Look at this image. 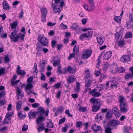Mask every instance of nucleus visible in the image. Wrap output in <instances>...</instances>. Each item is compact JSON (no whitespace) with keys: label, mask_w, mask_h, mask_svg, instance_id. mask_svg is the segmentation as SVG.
<instances>
[{"label":"nucleus","mask_w":133,"mask_h":133,"mask_svg":"<svg viewBox=\"0 0 133 133\" xmlns=\"http://www.w3.org/2000/svg\"><path fill=\"white\" fill-rule=\"evenodd\" d=\"M132 37V33L130 32H128L126 34L125 37L126 38H131Z\"/></svg>","instance_id":"44"},{"label":"nucleus","mask_w":133,"mask_h":133,"mask_svg":"<svg viewBox=\"0 0 133 133\" xmlns=\"http://www.w3.org/2000/svg\"><path fill=\"white\" fill-rule=\"evenodd\" d=\"M4 61L6 63H8L10 60L9 58L8 57V56L7 55H6L4 58Z\"/></svg>","instance_id":"62"},{"label":"nucleus","mask_w":133,"mask_h":133,"mask_svg":"<svg viewBox=\"0 0 133 133\" xmlns=\"http://www.w3.org/2000/svg\"><path fill=\"white\" fill-rule=\"evenodd\" d=\"M75 80V77L73 75H71L67 79V82L68 83H71L73 82Z\"/></svg>","instance_id":"34"},{"label":"nucleus","mask_w":133,"mask_h":133,"mask_svg":"<svg viewBox=\"0 0 133 133\" xmlns=\"http://www.w3.org/2000/svg\"><path fill=\"white\" fill-rule=\"evenodd\" d=\"M47 127H48L50 128H52L54 127V125L53 123L51 122H48L47 123Z\"/></svg>","instance_id":"47"},{"label":"nucleus","mask_w":133,"mask_h":133,"mask_svg":"<svg viewBox=\"0 0 133 133\" xmlns=\"http://www.w3.org/2000/svg\"><path fill=\"white\" fill-rule=\"evenodd\" d=\"M28 125H27L24 124L22 129V131H26L28 129Z\"/></svg>","instance_id":"53"},{"label":"nucleus","mask_w":133,"mask_h":133,"mask_svg":"<svg viewBox=\"0 0 133 133\" xmlns=\"http://www.w3.org/2000/svg\"><path fill=\"white\" fill-rule=\"evenodd\" d=\"M111 111V110H109L107 112L105 117L107 119H110L112 117L113 114L112 112H110Z\"/></svg>","instance_id":"24"},{"label":"nucleus","mask_w":133,"mask_h":133,"mask_svg":"<svg viewBox=\"0 0 133 133\" xmlns=\"http://www.w3.org/2000/svg\"><path fill=\"white\" fill-rule=\"evenodd\" d=\"M80 83H79L77 82L76 88L75 89V90L77 92H78L80 89L79 87Z\"/></svg>","instance_id":"52"},{"label":"nucleus","mask_w":133,"mask_h":133,"mask_svg":"<svg viewBox=\"0 0 133 133\" xmlns=\"http://www.w3.org/2000/svg\"><path fill=\"white\" fill-rule=\"evenodd\" d=\"M125 68L123 67H121L120 68L118 69V70H117L118 72L119 73H123L125 71Z\"/></svg>","instance_id":"43"},{"label":"nucleus","mask_w":133,"mask_h":133,"mask_svg":"<svg viewBox=\"0 0 133 133\" xmlns=\"http://www.w3.org/2000/svg\"><path fill=\"white\" fill-rule=\"evenodd\" d=\"M16 91L18 96H19L21 99H22L24 96V93L18 87H17Z\"/></svg>","instance_id":"17"},{"label":"nucleus","mask_w":133,"mask_h":133,"mask_svg":"<svg viewBox=\"0 0 133 133\" xmlns=\"http://www.w3.org/2000/svg\"><path fill=\"white\" fill-rule=\"evenodd\" d=\"M39 43L37 44V45L36 49L37 51V53L36 54L38 56L42 54V48L39 45Z\"/></svg>","instance_id":"22"},{"label":"nucleus","mask_w":133,"mask_h":133,"mask_svg":"<svg viewBox=\"0 0 133 133\" xmlns=\"http://www.w3.org/2000/svg\"><path fill=\"white\" fill-rule=\"evenodd\" d=\"M112 112L114 113L116 117H119L120 116V114L119 113L118 108L117 107H115L112 109Z\"/></svg>","instance_id":"16"},{"label":"nucleus","mask_w":133,"mask_h":133,"mask_svg":"<svg viewBox=\"0 0 133 133\" xmlns=\"http://www.w3.org/2000/svg\"><path fill=\"white\" fill-rule=\"evenodd\" d=\"M133 77V74L131 73H129L125 74L124 76V77L125 79L128 80L131 78Z\"/></svg>","instance_id":"32"},{"label":"nucleus","mask_w":133,"mask_h":133,"mask_svg":"<svg viewBox=\"0 0 133 133\" xmlns=\"http://www.w3.org/2000/svg\"><path fill=\"white\" fill-rule=\"evenodd\" d=\"M92 96L94 97H98L100 96L101 94L98 92H95L92 95Z\"/></svg>","instance_id":"51"},{"label":"nucleus","mask_w":133,"mask_h":133,"mask_svg":"<svg viewBox=\"0 0 133 133\" xmlns=\"http://www.w3.org/2000/svg\"><path fill=\"white\" fill-rule=\"evenodd\" d=\"M85 87H90L91 85V83H92V81L91 80H85Z\"/></svg>","instance_id":"35"},{"label":"nucleus","mask_w":133,"mask_h":133,"mask_svg":"<svg viewBox=\"0 0 133 133\" xmlns=\"http://www.w3.org/2000/svg\"><path fill=\"white\" fill-rule=\"evenodd\" d=\"M67 69V71H68L69 73L71 74L74 73L76 71L75 69H74L70 66H68Z\"/></svg>","instance_id":"33"},{"label":"nucleus","mask_w":133,"mask_h":133,"mask_svg":"<svg viewBox=\"0 0 133 133\" xmlns=\"http://www.w3.org/2000/svg\"><path fill=\"white\" fill-rule=\"evenodd\" d=\"M67 72V69L66 68H63V69L61 70V71L59 72V74H64L66 72Z\"/></svg>","instance_id":"48"},{"label":"nucleus","mask_w":133,"mask_h":133,"mask_svg":"<svg viewBox=\"0 0 133 133\" xmlns=\"http://www.w3.org/2000/svg\"><path fill=\"white\" fill-rule=\"evenodd\" d=\"M87 108L86 107H80L79 108V110L80 111L84 112L87 110Z\"/></svg>","instance_id":"49"},{"label":"nucleus","mask_w":133,"mask_h":133,"mask_svg":"<svg viewBox=\"0 0 133 133\" xmlns=\"http://www.w3.org/2000/svg\"><path fill=\"white\" fill-rule=\"evenodd\" d=\"M70 125V124H66L64 127H63L62 129V130L64 132H66Z\"/></svg>","instance_id":"38"},{"label":"nucleus","mask_w":133,"mask_h":133,"mask_svg":"<svg viewBox=\"0 0 133 133\" xmlns=\"http://www.w3.org/2000/svg\"><path fill=\"white\" fill-rule=\"evenodd\" d=\"M33 88V86L32 84L31 83H28L26 85L25 88V90L27 93L28 95H30L31 94H32L36 95H37L36 93H35L32 90H31Z\"/></svg>","instance_id":"4"},{"label":"nucleus","mask_w":133,"mask_h":133,"mask_svg":"<svg viewBox=\"0 0 133 133\" xmlns=\"http://www.w3.org/2000/svg\"><path fill=\"white\" fill-rule=\"evenodd\" d=\"M25 33L22 34L21 33L18 34L15 37L14 39V42H17L18 41V38H20L22 41H23L24 40V38L25 36Z\"/></svg>","instance_id":"10"},{"label":"nucleus","mask_w":133,"mask_h":133,"mask_svg":"<svg viewBox=\"0 0 133 133\" xmlns=\"http://www.w3.org/2000/svg\"><path fill=\"white\" fill-rule=\"evenodd\" d=\"M26 72L24 70H20L19 73L17 74L18 75H20L21 76H23L25 75Z\"/></svg>","instance_id":"45"},{"label":"nucleus","mask_w":133,"mask_h":133,"mask_svg":"<svg viewBox=\"0 0 133 133\" xmlns=\"http://www.w3.org/2000/svg\"><path fill=\"white\" fill-rule=\"evenodd\" d=\"M38 111H36L38 115L40 114V115H42L45 113V111L44 109L41 107H40L38 108Z\"/></svg>","instance_id":"14"},{"label":"nucleus","mask_w":133,"mask_h":133,"mask_svg":"<svg viewBox=\"0 0 133 133\" xmlns=\"http://www.w3.org/2000/svg\"><path fill=\"white\" fill-rule=\"evenodd\" d=\"M96 39L97 43L100 45L102 44L104 41V38H103L102 37L99 36L96 38Z\"/></svg>","instance_id":"20"},{"label":"nucleus","mask_w":133,"mask_h":133,"mask_svg":"<svg viewBox=\"0 0 133 133\" xmlns=\"http://www.w3.org/2000/svg\"><path fill=\"white\" fill-rule=\"evenodd\" d=\"M90 101L94 104L92 108L93 112H97L100 109L101 105L100 100L99 99L92 98L90 99Z\"/></svg>","instance_id":"2"},{"label":"nucleus","mask_w":133,"mask_h":133,"mask_svg":"<svg viewBox=\"0 0 133 133\" xmlns=\"http://www.w3.org/2000/svg\"><path fill=\"white\" fill-rule=\"evenodd\" d=\"M3 9L9 10L10 8L9 4L5 0L3 1Z\"/></svg>","instance_id":"30"},{"label":"nucleus","mask_w":133,"mask_h":133,"mask_svg":"<svg viewBox=\"0 0 133 133\" xmlns=\"http://www.w3.org/2000/svg\"><path fill=\"white\" fill-rule=\"evenodd\" d=\"M112 52L110 51H108L104 55L103 57L105 59L108 60L112 56Z\"/></svg>","instance_id":"19"},{"label":"nucleus","mask_w":133,"mask_h":133,"mask_svg":"<svg viewBox=\"0 0 133 133\" xmlns=\"http://www.w3.org/2000/svg\"><path fill=\"white\" fill-rule=\"evenodd\" d=\"M37 112H30L28 115V116L30 119H34L36 118V116Z\"/></svg>","instance_id":"21"},{"label":"nucleus","mask_w":133,"mask_h":133,"mask_svg":"<svg viewBox=\"0 0 133 133\" xmlns=\"http://www.w3.org/2000/svg\"><path fill=\"white\" fill-rule=\"evenodd\" d=\"M42 15V21L43 22L46 21V18L48 11L47 9L45 8H42L41 10Z\"/></svg>","instance_id":"6"},{"label":"nucleus","mask_w":133,"mask_h":133,"mask_svg":"<svg viewBox=\"0 0 133 133\" xmlns=\"http://www.w3.org/2000/svg\"><path fill=\"white\" fill-rule=\"evenodd\" d=\"M75 54H76L74 52L70 54L68 58V60H69L72 58L74 57L75 56Z\"/></svg>","instance_id":"54"},{"label":"nucleus","mask_w":133,"mask_h":133,"mask_svg":"<svg viewBox=\"0 0 133 133\" xmlns=\"http://www.w3.org/2000/svg\"><path fill=\"white\" fill-rule=\"evenodd\" d=\"M38 39L42 45L48 46L49 42L46 37H43L42 36H38Z\"/></svg>","instance_id":"5"},{"label":"nucleus","mask_w":133,"mask_h":133,"mask_svg":"<svg viewBox=\"0 0 133 133\" xmlns=\"http://www.w3.org/2000/svg\"><path fill=\"white\" fill-rule=\"evenodd\" d=\"M11 119L10 117L5 116V117L3 122V124H4L9 123Z\"/></svg>","instance_id":"37"},{"label":"nucleus","mask_w":133,"mask_h":133,"mask_svg":"<svg viewBox=\"0 0 133 133\" xmlns=\"http://www.w3.org/2000/svg\"><path fill=\"white\" fill-rule=\"evenodd\" d=\"M22 102V101H20L16 102V109L18 110H19L21 108Z\"/></svg>","instance_id":"36"},{"label":"nucleus","mask_w":133,"mask_h":133,"mask_svg":"<svg viewBox=\"0 0 133 133\" xmlns=\"http://www.w3.org/2000/svg\"><path fill=\"white\" fill-rule=\"evenodd\" d=\"M6 93L5 91H2L0 92V98H2V97H4Z\"/></svg>","instance_id":"58"},{"label":"nucleus","mask_w":133,"mask_h":133,"mask_svg":"<svg viewBox=\"0 0 133 133\" xmlns=\"http://www.w3.org/2000/svg\"><path fill=\"white\" fill-rule=\"evenodd\" d=\"M109 124L111 127H114L119 124L120 122L118 120H112L110 122Z\"/></svg>","instance_id":"13"},{"label":"nucleus","mask_w":133,"mask_h":133,"mask_svg":"<svg viewBox=\"0 0 133 133\" xmlns=\"http://www.w3.org/2000/svg\"><path fill=\"white\" fill-rule=\"evenodd\" d=\"M60 27L63 29H67L68 28V26L67 25H64L63 23H62L60 25Z\"/></svg>","instance_id":"57"},{"label":"nucleus","mask_w":133,"mask_h":133,"mask_svg":"<svg viewBox=\"0 0 133 133\" xmlns=\"http://www.w3.org/2000/svg\"><path fill=\"white\" fill-rule=\"evenodd\" d=\"M73 51L77 55L79 52V46L78 45H75L73 48Z\"/></svg>","instance_id":"29"},{"label":"nucleus","mask_w":133,"mask_h":133,"mask_svg":"<svg viewBox=\"0 0 133 133\" xmlns=\"http://www.w3.org/2000/svg\"><path fill=\"white\" fill-rule=\"evenodd\" d=\"M53 59L54 61L53 65L54 67H56L57 65L58 66V65H60L59 63L60 62V60L57 57H53Z\"/></svg>","instance_id":"12"},{"label":"nucleus","mask_w":133,"mask_h":133,"mask_svg":"<svg viewBox=\"0 0 133 133\" xmlns=\"http://www.w3.org/2000/svg\"><path fill=\"white\" fill-rule=\"evenodd\" d=\"M109 66V64L107 62L105 63L103 66V69L104 71L106 70L108 68Z\"/></svg>","instance_id":"42"},{"label":"nucleus","mask_w":133,"mask_h":133,"mask_svg":"<svg viewBox=\"0 0 133 133\" xmlns=\"http://www.w3.org/2000/svg\"><path fill=\"white\" fill-rule=\"evenodd\" d=\"M88 2L90 5V8H89V11L93 10L95 8V4L94 0H88Z\"/></svg>","instance_id":"23"},{"label":"nucleus","mask_w":133,"mask_h":133,"mask_svg":"<svg viewBox=\"0 0 133 133\" xmlns=\"http://www.w3.org/2000/svg\"><path fill=\"white\" fill-rule=\"evenodd\" d=\"M123 30H121L117 32L115 34V39L117 42H118V46L120 47H122L125 44L123 40H121L123 34Z\"/></svg>","instance_id":"3"},{"label":"nucleus","mask_w":133,"mask_h":133,"mask_svg":"<svg viewBox=\"0 0 133 133\" xmlns=\"http://www.w3.org/2000/svg\"><path fill=\"white\" fill-rule=\"evenodd\" d=\"M65 118L64 117L61 118L59 121L58 124H62L63 123L65 122Z\"/></svg>","instance_id":"50"},{"label":"nucleus","mask_w":133,"mask_h":133,"mask_svg":"<svg viewBox=\"0 0 133 133\" xmlns=\"http://www.w3.org/2000/svg\"><path fill=\"white\" fill-rule=\"evenodd\" d=\"M17 31L15 30H14L11 33L9 36L10 38L12 39H13L14 41V39L15 38V36L17 35Z\"/></svg>","instance_id":"28"},{"label":"nucleus","mask_w":133,"mask_h":133,"mask_svg":"<svg viewBox=\"0 0 133 133\" xmlns=\"http://www.w3.org/2000/svg\"><path fill=\"white\" fill-rule=\"evenodd\" d=\"M103 114L102 112H101L98 114L97 116V119H96V121L97 122L103 119Z\"/></svg>","instance_id":"26"},{"label":"nucleus","mask_w":133,"mask_h":133,"mask_svg":"<svg viewBox=\"0 0 133 133\" xmlns=\"http://www.w3.org/2000/svg\"><path fill=\"white\" fill-rule=\"evenodd\" d=\"M82 122L81 121H79L76 123V127L77 128L80 127L82 124Z\"/></svg>","instance_id":"64"},{"label":"nucleus","mask_w":133,"mask_h":133,"mask_svg":"<svg viewBox=\"0 0 133 133\" xmlns=\"http://www.w3.org/2000/svg\"><path fill=\"white\" fill-rule=\"evenodd\" d=\"M88 20V19L87 18H84L82 19L81 20V21L82 22V24L83 25H85L87 23Z\"/></svg>","instance_id":"60"},{"label":"nucleus","mask_w":133,"mask_h":133,"mask_svg":"<svg viewBox=\"0 0 133 133\" xmlns=\"http://www.w3.org/2000/svg\"><path fill=\"white\" fill-rule=\"evenodd\" d=\"M131 60L130 56L129 55H123L121 57L120 61L123 62H126Z\"/></svg>","instance_id":"8"},{"label":"nucleus","mask_w":133,"mask_h":133,"mask_svg":"<svg viewBox=\"0 0 133 133\" xmlns=\"http://www.w3.org/2000/svg\"><path fill=\"white\" fill-rule=\"evenodd\" d=\"M101 59L100 58H98L97 60V63L96 67L97 68H98L100 66V65L101 64Z\"/></svg>","instance_id":"59"},{"label":"nucleus","mask_w":133,"mask_h":133,"mask_svg":"<svg viewBox=\"0 0 133 133\" xmlns=\"http://www.w3.org/2000/svg\"><path fill=\"white\" fill-rule=\"evenodd\" d=\"M127 26L129 28H130L133 26V22H128L127 24Z\"/></svg>","instance_id":"46"},{"label":"nucleus","mask_w":133,"mask_h":133,"mask_svg":"<svg viewBox=\"0 0 133 133\" xmlns=\"http://www.w3.org/2000/svg\"><path fill=\"white\" fill-rule=\"evenodd\" d=\"M92 53V50L88 49L83 55V58L84 59H87L90 56Z\"/></svg>","instance_id":"11"},{"label":"nucleus","mask_w":133,"mask_h":133,"mask_svg":"<svg viewBox=\"0 0 133 133\" xmlns=\"http://www.w3.org/2000/svg\"><path fill=\"white\" fill-rule=\"evenodd\" d=\"M39 105V104L37 103H35L32 104V107L33 108H36L38 107Z\"/></svg>","instance_id":"63"},{"label":"nucleus","mask_w":133,"mask_h":133,"mask_svg":"<svg viewBox=\"0 0 133 133\" xmlns=\"http://www.w3.org/2000/svg\"><path fill=\"white\" fill-rule=\"evenodd\" d=\"M47 63V61L45 60H43L40 62L38 65L40 68V71L43 72L45 69V66Z\"/></svg>","instance_id":"9"},{"label":"nucleus","mask_w":133,"mask_h":133,"mask_svg":"<svg viewBox=\"0 0 133 133\" xmlns=\"http://www.w3.org/2000/svg\"><path fill=\"white\" fill-rule=\"evenodd\" d=\"M20 82L19 80H18L16 81H12L11 82V84L12 85H14L16 84H17Z\"/></svg>","instance_id":"56"},{"label":"nucleus","mask_w":133,"mask_h":133,"mask_svg":"<svg viewBox=\"0 0 133 133\" xmlns=\"http://www.w3.org/2000/svg\"><path fill=\"white\" fill-rule=\"evenodd\" d=\"M92 129L95 132H97L101 130L100 126L99 125H97L96 124H94L92 125Z\"/></svg>","instance_id":"18"},{"label":"nucleus","mask_w":133,"mask_h":133,"mask_svg":"<svg viewBox=\"0 0 133 133\" xmlns=\"http://www.w3.org/2000/svg\"><path fill=\"white\" fill-rule=\"evenodd\" d=\"M120 111L123 112H125L128 110L127 108V102L120 103Z\"/></svg>","instance_id":"7"},{"label":"nucleus","mask_w":133,"mask_h":133,"mask_svg":"<svg viewBox=\"0 0 133 133\" xmlns=\"http://www.w3.org/2000/svg\"><path fill=\"white\" fill-rule=\"evenodd\" d=\"M55 1V3L53 4L52 2V7L53 8V10L54 13H56L57 12H61V9L62 8V6H65L64 2L63 1L60 2V0H53Z\"/></svg>","instance_id":"1"},{"label":"nucleus","mask_w":133,"mask_h":133,"mask_svg":"<svg viewBox=\"0 0 133 133\" xmlns=\"http://www.w3.org/2000/svg\"><path fill=\"white\" fill-rule=\"evenodd\" d=\"M18 25L17 21H15L11 24V28L12 29H16Z\"/></svg>","instance_id":"40"},{"label":"nucleus","mask_w":133,"mask_h":133,"mask_svg":"<svg viewBox=\"0 0 133 133\" xmlns=\"http://www.w3.org/2000/svg\"><path fill=\"white\" fill-rule=\"evenodd\" d=\"M71 29L75 30L76 31L78 32H79V31H78V29H79L80 28H79V26L76 23L73 24L72 26H71Z\"/></svg>","instance_id":"25"},{"label":"nucleus","mask_w":133,"mask_h":133,"mask_svg":"<svg viewBox=\"0 0 133 133\" xmlns=\"http://www.w3.org/2000/svg\"><path fill=\"white\" fill-rule=\"evenodd\" d=\"M119 102L120 103H124L126 102H124L123 101L124 100V98L123 96H120L119 97Z\"/></svg>","instance_id":"55"},{"label":"nucleus","mask_w":133,"mask_h":133,"mask_svg":"<svg viewBox=\"0 0 133 133\" xmlns=\"http://www.w3.org/2000/svg\"><path fill=\"white\" fill-rule=\"evenodd\" d=\"M64 108L62 106H61L57 108L56 112L57 113L62 112L63 111Z\"/></svg>","instance_id":"41"},{"label":"nucleus","mask_w":133,"mask_h":133,"mask_svg":"<svg viewBox=\"0 0 133 133\" xmlns=\"http://www.w3.org/2000/svg\"><path fill=\"white\" fill-rule=\"evenodd\" d=\"M34 77L33 76H31L29 77L27 80V82L28 83H31Z\"/></svg>","instance_id":"61"},{"label":"nucleus","mask_w":133,"mask_h":133,"mask_svg":"<svg viewBox=\"0 0 133 133\" xmlns=\"http://www.w3.org/2000/svg\"><path fill=\"white\" fill-rule=\"evenodd\" d=\"M114 20L115 21L119 23L121 22V18L119 16H115L114 17Z\"/></svg>","instance_id":"39"},{"label":"nucleus","mask_w":133,"mask_h":133,"mask_svg":"<svg viewBox=\"0 0 133 133\" xmlns=\"http://www.w3.org/2000/svg\"><path fill=\"white\" fill-rule=\"evenodd\" d=\"M92 34V31H90L87 32L86 33L82 34V36H83L84 37L86 38H88V37H91Z\"/></svg>","instance_id":"27"},{"label":"nucleus","mask_w":133,"mask_h":133,"mask_svg":"<svg viewBox=\"0 0 133 133\" xmlns=\"http://www.w3.org/2000/svg\"><path fill=\"white\" fill-rule=\"evenodd\" d=\"M3 27L2 26H0V34L2 35L1 36L5 38H6L7 37V35L6 33H5L4 34V31L3 29Z\"/></svg>","instance_id":"31"},{"label":"nucleus","mask_w":133,"mask_h":133,"mask_svg":"<svg viewBox=\"0 0 133 133\" xmlns=\"http://www.w3.org/2000/svg\"><path fill=\"white\" fill-rule=\"evenodd\" d=\"M44 117L42 115H40L36 120V122L38 124L41 125L42 124V122L44 121Z\"/></svg>","instance_id":"15"}]
</instances>
